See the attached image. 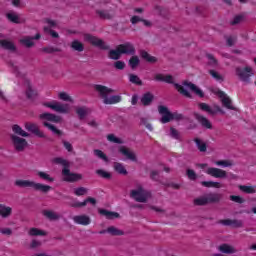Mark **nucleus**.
<instances>
[{"instance_id": "nucleus-1", "label": "nucleus", "mask_w": 256, "mask_h": 256, "mask_svg": "<svg viewBox=\"0 0 256 256\" xmlns=\"http://www.w3.org/2000/svg\"><path fill=\"white\" fill-rule=\"evenodd\" d=\"M94 89L99 93L104 105H115L117 103H121L120 95H112V93H115L114 89L101 84H96Z\"/></svg>"}, {"instance_id": "nucleus-2", "label": "nucleus", "mask_w": 256, "mask_h": 256, "mask_svg": "<svg viewBox=\"0 0 256 256\" xmlns=\"http://www.w3.org/2000/svg\"><path fill=\"white\" fill-rule=\"evenodd\" d=\"M52 163H55L56 165H63L64 168L62 170V175L64 176V181L67 183H77V181H81V179H83V175L71 172L69 169V167H71L69 161L61 157H56L52 159Z\"/></svg>"}, {"instance_id": "nucleus-3", "label": "nucleus", "mask_w": 256, "mask_h": 256, "mask_svg": "<svg viewBox=\"0 0 256 256\" xmlns=\"http://www.w3.org/2000/svg\"><path fill=\"white\" fill-rule=\"evenodd\" d=\"M14 185H16V187H21L22 189H27L30 187L34 191H40L41 193H49V191L52 189V187L49 185L35 183L31 180H16Z\"/></svg>"}, {"instance_id": "nucleus-4", "label": "nucleus", "mask_w": 256, "mask_h": 256, "mask_svg": "<svg viewBox=\"0 0 256 256\" xmlns=\"http://www.w3.org/2000/svg\"><path fill=\"white\" fill-rule=\"evenodd\" d=\"M158 112L160 113V115H163L160 121L164 124L173 121V119H175V121H182V119H184L183 114H179L177 112L171 113V111H169V108L163 105L158 106Z\"/></svg>"}, {"instance_id": "nucleus-5", "label": "nucleus", "mask_w": 256, "mask_h": 256, "mask_svg": "<svg viewBox=\"0 0 256 256\" xmlns=\"http://www.w3.org/2000/svg\"><path fill=\"white\" fill-rule=\"evenodd\" d=\"M130 197L136 201V203H147L153 195L151 191L145 190L142 186H139L136 190L130 191Z\"/></svg>"}, {"instance_id": "nucleus-6", "label": "nucleus", "mask_w": 256, "mask_h": 256, "mask_svg": "<svg viewBox=\"0 0 256 256\" xmlns=\"http://www.w3.org/2000/svg\"><path fill=\"white\" fill-rule=\"evenodd\" d=\"M223 199V195L219 193H210L207 196H202L194 199V205L198 207H204L209 205V203H219Z\"/></svg>"}, {"instance_id": "nucleus-7", "label": "nucleus", "mask_w": 256, "mask_h": 256, "mask_svg": "<svg viewBox=\"0 0 256 256\" xmlns=\"http://www.w3.org/2000/svg\"><path fill=\"white\" fill-rule=\"evenodd\" d=\"M84 41L90 43V45H93V47L101 49L102 51H109V46L105 44V41H103V39H100L97 36L86 33L84 34Z\"/></svg>"}, {"instance_id": "nucleus-8", "label": "nucleus", "mask_w": 256, "mask_h": 256, "mask_svg": "<svg viewBox=\"0 0 256 256\" xmlns=\"http://www.w3.org/2000/svg\"><path fill=\"white\" fill-rule=\"evenodd\" d=\"M235 73L238 76V79H240V81H243L244 83H251L250 78L255 75V73L253 72V68H251L250 66H246L244 68L236 67Z\"/></svg>"}, {"instance_id": "nucleus-9", "label": "nucleus", "mask_w": 256, "mask_h": 256, "mask_svg": "<svg viewBox=\"0 0 256 256\" xmlns=\"http://www.w3.org/2000/svg\"><path fill=\"white\" fill-rule=\"evenodd\" d=\"M164 83H169L170 85H174L175 89L180 93V95H183V97H187L188 99H193V95L187 89L183 87V85L179 83H175L173 81L172 75H166L164 76Z\"/></svg>"}, {"instance_id": "nucleus-10", "label": "nucleus", "mask_w": 256, "mask_h": 256, "mask_svg": "<svg viewBox=\"0 0 256 256\" xmlns=\"http://www.w3.org/2000/svg\"><path fill=\"white\" fill-rule=\"evenodd\" d=\"M198 108L200 111H204L205 113H208V115H211L212 117H215L217 113H221V115H225V111L221 109L219 105H214L213 108L207 103L200 102L198 103Z\"/></svg>"}, {"instance_id": "nucleus-11", "label": "nucleus", "mask_w": 256, "mask_h": 256, "mask_svg": "<svg viewBox=\"0 0 256 256\" xmlns=\"http://www.w3.org/2000/svg\"><path fill=\"white\" fill-rule=\"evenodd\" d=\"M10 139L12 141V145L14 149L18 152H23L27 149L29 143L25 138H21L15 134L10 135Z\"/></svg>"}, {"instance_id": "nucleus-12", "label": "nucleus", "mask_w": 256, "mask_h": 256, "mask_svg": "<svg viewBox=\"0 0 256 256\" xmlns=\"http://www.w3.org/2000/svg\"><path fill=\"white\" fill-rule=\"evenodd\" d=\"M44 107H48L52 109V111H56V113H69V104H61L60 102H46L44 103Z\"/></svg>"}, {"instance_id": "nucleus-13", "label": "nucleus", "mask_w": 256, "mask_h": 256, "mask_svg": "<svg viewBox=\"0 0 256 256\" xmlns=\"http://www.w3.org/2000/svg\"><path fill=\"white\" fill-rule=\"evenodd\" d=\"M95 13L99 17V19H106L108 21H111V19L115 17V8L110 6L108 10L97 9L95 10Z\"/></svg>"}, {"instance_id": "nucleus-14", "label": "nucleus", "mask_w": 256, "mask_h": 256, "mask_svg": "<svg viewBox=\"0 0 256 256\" xmlns=\"http://www.w3.org/2000/svg\"><path fill=\"white\" fill-rule=\"evenodd\" d=\"M217 95L220 99H222V105L226 107V109H230L231 111H238L237 107L232 106L233 101L227 96V94H225V92L219 90Z\"/></svg>"}, {"instance_id": "nucleus-15", "label": "nucleus", "mask_w": 256, "mask_h": 256, "mask_svg": "<svg viewBox=\"0 0 256 256\" xmlns=\"http://www.w3.org/2000/svg\"><path fill=\"white\" fill-rule=\"evenodd\" d=\"M25 129L29 133H32V135H35L36 137H39L40 139H45L47 137L45 133H43L40 129L39 126L35 123H26L25 124Z\"/></svg>"}, {"instance_id": "nucleus-16", "label": "nucleus", "mask_w": 256, "mask_h": 256, "mask_svg": "<svg viewBox=\"0 0 256 256\" xmlns=\"http://www.w3.org/2000/svg\"><path fill=\"white\" fill-rule=\"evenodd\" d=\"M122 55H135V45L131 42H125L117 46Z\"/></svg>"}, {"instance_id": "nucleus-17", "label": "nucleus", "mask_w": 256, "mask_h": 256, "mask_svg": "<svg viewBox=\"0 0 256 256\" xmlns=\"http://www.w3.org/2000/svg\"><path fill=\"white\" fill-rule=\"evenodd\" d=\"M207 175L215 177L216 179H227V171L219 168H208L206 171Z\"/></svg>"}, {"instance_id": "nucleus-18", "label": "nucleus", "mask_w": 256, "mask_h": 256, "mask_svg": "<svg viewBox=\"0 0 256 256\" xmlns=\"http://www.w3.org/2000/svg\"><path fill=\"white\" fill-rule=\"evenodd\" d=\"M193 117L200 123V125H202V127H204V129H213V124H211V121H209L207 117L197 112H193Z\"/></svg>"}, {"instance_id": "nucleus-19", "label": "nucleus", "mask_w": 256, "mask_h": 256, "mask_svg": "<svg viewBox=\"0 0 256 256\" xmlns=\"http://www.w3.org/2000/svg\"><path fill=\"white\" fill-rule=\"evenodd\" d=\"M39 119H41V121H51L52 123H61V121H63L61 116L49 112L40 114Z\"/></svg>"}, {"instance_id": "nucleus-20", "label": "nucleus", "mask_w": 256, "mask_h": 256, "mask_svg": "<svg viewBox=\"0 0 256 256\" xmlns=\"http://www.w3.org/2000/svg\"><path fill=\"white\" fill-rule=\"evenodd\" d=\"M182 85L184 87H187L188 89H190V91H193V93L198 95V97H201V98L205 97V93L203 92V90H201L199 87H197V85L190 82L189 80L183 81Z\"/></svg>"}, {"instance_id": "nucleus-21", "label": "nucleus", "mask_w": 256, "mask_h": 256, "mask_svg": "<svg viewBox=\"0 0 256 256\" xmlns=\"http://www.w3.org/2000/svg\"><path fill=\"white\" fill-rule=\"evenodd\" d=\"M87 203H91V205L96 206L97 199H95L93 197H88L83 202H75V203L70 204V207H73L74 209H81V207H86Z\"/></svg>"}, {"instance_id": "nucleus-22", "label": "nucleus", "mask_w": 256, "mask_h": 256, "mask_svg": "<svg viewBox=\"0 0 256 256\" xmlns=\"http://www.w3.org/2000/svg\"><path fill=\"white\" fill-rule=\"evenodd\" d=\"M98 213L110 221H113V219H119L121 217L118 212L109 211L107 209L99 208Z\"/></svg>"}, {"instance_id": "nucleus-23", "label": "nucleus", "mask_w": 256, "mask_h": 256, "mask_svg": "<svg viewBox=\"0 0 256 256\" xmlns=\"http://www.w3.org/2000/svg\"><path fill=\"white\" fill-rule=\"evenodd\" d=\"M39 39H41V34L37 33L35 36L33 37H26L22 40H20V43H22V45H25V47H27L28 49H31V47L35 46V42L33 41H39Z\"/></svg>"}, {"instance_id": "nucleus-24", "label": "nucleus", "mask_w": 256, "mask_h": 256, "mask_svg": "<svg viewBox=\"0 0 256 256\" xmlns=\"http://www.w3.org/2000/svg\"><path fill=\"white\" fill-rule=\"evenodd\" d=\"M219 223H221V225H225L226 227L229 226H233L234 229H239L241 227H243V222L242 220H231V219H225V220H220Z\"/></svg>"}, {"instance_id": "nucleus-25", "label": "nucleus", "mask_w": 256, "mask_h": 256, "mask_svg": "<svg viewBox=\"0 0 256 256\" xmlns=\"http://www.w3.org/2000/svg\"><path fill=\"white\" fill-rule=\"evenodd\" d=\"M154 100H155V95H153V93L151 92L144 93L140 98V102L144 107H149V105H151V103H153Z\"/></svg>"}, {"instance_id": "nucleus-26", "label": "nucleus", "mask_w": 256, "mask_h": 256, "mask_svg": "<svg viewBox=\"0 0 256 256\" xmlns=\"http://www.w3.org/2000/svg\"><path fill=\"white\" fill-rule=\"evenodd\" d=\"M218 251H220V253H224L225 255H233V253H237V249L227 243L220 245L218 247Z\"/></svg>"}, {"instance_id": "nucleus-27", "label": "nucleus", "mask_w": 256, "mask_h": 256, "mask_svg": "<svg viewBox=\"0 0 256 256\" xmlns=\"http://www.w3.org/2000/svg\"><path fill=\"white\" fill-rule=\"evenodd\" d=\"M13 214V208L6 206L5 204H0V217L2 219H7Z\"/></svg>"}, {"instance_id": "nucleus-28", "label": "nucleus", "mask_w": 256, "mask_h": 256, "mask_svg": "<svg viewBox=\"0 0 256 256\" xmlns=\"http://www.w3.org/2000/svg\"><path fill=\"white\" fill-rule=\"evenodd\" d=\"M74 223L77 225H89L91 223V218L87 215H78L73 217Z\"/></svg>"}, {"instance_id": "nucleus-29", "label": "nucleus", "mask_w": 256, "mask_h": 256, "mask_svg": "<svg viewBox=\"0 0 256 256\" xmlns=\"http://www.w3.org/2000/svg\"><path fill=\"white\" fill-rule=\"evenodd\" d=\"M119 153H121L122 155H124L125 157H127V159H129L130 161H137V156L135 155V153L131 152L127 147L125 146H121L119 148Z\"/></svg>"}, {"instance_id": "nucleus-30", "label": "nucleus", "mask_w": 256, "mask_h": 256, "mask_svg": "<svg viewBox=\"0 0 256 256\" xmlns=\"http://www.w3.org/2000/svg\"><path fill=\"white\" fill-rule=\"evenodd\" d=\"M12 131L15 135H17V137H31V134L23 130V128H21V126H19L18 124H14L12 126Z\"/></svg>"}, {"instance_id": "nucleus-31", "label": "nucleus", "mask_w": 256, "mask_h": 256, "mask_svg": "<svg viewBox=\"0 0 256 256\" xmlns=\"http://www.w3.org/2000/svg\"><path fill=\"white\" fill-rule=\"evenodd\" d=\"M0 47L5 51H17L15 44L8 40H0Z\"/></svg>"}, {"instance_id": "nucleus-32", "label": "nucleus", "mask_w": 256, "mask_h": 256, "mask_svg": "<svg viewBox=\"0 0 256 256\" xmlns=\"http://www.w3.org/2000/svg\"><path fill=\"white\" fill-rule=\"evenodd\" d=\"M107 233L111 235L112 237H121L125 235V231L115 227V226H110L107 228Z\"/></svg>"}, {"instance_id": "nucleus-33", "label": "nucleus", "mask_w": 256, "mask_h": 256, "mask_svg": "<svg viewBox=\"0 0 256 256\" xmlns=\"http://www.w3.org/2000/svg\"><path fill=\"white\" fill-rule=\"evenodd\" d=\"M70 47L73 51H77L78 53H83V51H85V45L79 40H73Z\"/></svg>"}, {"instance_id": "nucleus-34", "label": "nucleus", "mask_w": 256, "mask_h": 256, "mask_svg": "<svg viewBox=\"0 0 256 256\" xmlns=\"http://www.w3.org/2000/svg\"><path fill=\"white\" fill-rule=\"evenodd\" d=\"M140 57L147 63H157V57L151 56L147 51L140 50Z\"/></svg>"}, {"instance_id": "nucleus-35", "label": "nucleus", "mask_w": 256, "mask_h": 256, "mask_svg": "<svg viewBox=\"0 0 256 256\" xmlns=\"http://www.w3.org/2000/svg\"><path fill=\"white\" fill-rule=\"evenodd\" d=\"M6 18L8 19V21H10V23H16V25L21 24V18L15 12L7 13Z\"/></svg>"}, {"instance_id": "nucleus-36", "label": "nucleus", "mask_w": 256, "mask_h": 256, "mask_svg": "<svg viewBox=\"0 0 256 256\" xmlns=\"http://www.w3.org/2000/svg\"><path fill=\"white\" fill-rule=\"evenodd\" d=\"M44 127H47V129H49L50 131H52V133L54 135H57L58 137L63 136V131L57 129V127H55V125L49 123V122H43Z\"/></svg>"}, {"instance_id": "nucleus-37", "label": "nucleus", "mask_w": 256, "mask_h": 256, "mask_svg": "<svg viewBox=\"0 0 256 256\" xmlns=\"http://www.w3.org/2000/svg\"><path fill=\"white\" fill-rule=\"evenodd\" d=\"M122 55L123 54L121 53V50H119L118 47L115 50H110L108 52L109 59H112L114 61H119V59H121Z\"/></svg>"}, {"instance_id": "nucleus-38", "label": "nucleus", "mask_w": 256, "mask_h": 256, "mask_svg": "<svg viewBox=\"0 0 256 256\" xmlns=\"http://www.w3.org/2000/svg\"><path fill=\"white\" fill-rule=\"evenodd\" d=\"M26 97L30 101H33L37 97V91L33 89V86H31V82L28 81V87L26 90Z\"/></svg>"}, {"instance_id": "nucleus-39", "label": "nucleus", "mask_w": 256, "mask_h": 256, "mask_svg": "<svg viewBox=\"0 0 256 256\" xmlns=\"http://www.w3.org/2000/svg\"><path fill=\"white\" fill-rule=\"evenodd\" d=\"M140 63H141V60H139V56H137V55H132V57L128 61L129 67L132 70L137 69V67H139Z\"/></svg>"}, {"instance_id": "nucleus-40", "label": "nucleus", "mask_w": 256, "mask_h": 256, "mask_svg": "<svg viewBox=\"0 0 256 256\" xmlns=\"http://www.w3.org/2000/svg\"><path fill=\"white\" fill-rule=\"evenodd\" d=\"M43 215L44 217H47V219H49L50 221H57L60 219V216L51 210H44Z\"/></svg>"}, {"instance_id": "nucleus-41", "label": "nucleus", "mask_w": 256, "mask_h": 256, "mask_svg": "<svg viewBox=\"0 0 256 256\" xmlns=\"http://www.w3.org/2000/svg\"><path fill=\"white\" fill-rule=\"evenodd\" d=\"M28 235H30V237H38V236L44 237L45 235H47V232L40 230L38 228H30Z\"/></svg>"}, {"instance_id": "nucleus-42", "label": "nucleus", "mask_w": 256, "mask_h": 256, "mask_svg": "<svg viewBox=\"0 0 256 256\" xmlns=\"http://www.w3.org/2000/svg\"><path fill=\"white\" fill-rule=\"evenodd\" d=\"M114 171L116 173H119V175H127L129 172H127V169H125V166L119 162L114 163Z\"/></svg>"}, {"instance_id": "nucleus-43", "label": "nucleus", "mask_w": 256, "mask_h": 256, "mask_svg": "<svg viewBox=\"0 0 256 256\" xmlns=\"http://www.w3.org/2000/svg\"><path fill=\"white\" fill-rule=\"evenodd\" d=\"M76 113L79 117L80 120L85 119V117H87L88 113H89V109L85 106L79 107L76 109Z\"/></svg>"}, {"instance_id": "nucleus-44", "label": "nucleus", "mask_w": 256, "mask_h": 256, "mask_svg": "<svg viewBox=\"0 0 256 256\" xmlns=\"http://www.w3.org/2000/svg\"><path fill=\"white\" fill-rule=\"evenodd\" d=\"M194 142L196 143L200 153H205V151H207V144L205 142H201V139L195 138Z\"/></svg>"}, {"instance_id": "nucleus-45", "label": "nucleus", "mask_w": 256, "mask_h": 256, "mask_svg": "<svg viewBox=\"0 0 256 256\" xmlns=\"http://www.w3.org/2000/svg\"><path fill=\"white\" fill-rule=\"evenodd\" d=\"M201 185L203 187L211 188L214 187L215 189H221V183L213 182V181H202Z\"/></svg>"}, {"instance_id": "nucleus-46", "label": "nucleus", "mask_w": 256, "mask_h": 256, "mask_svg": "<svg viewBox=\"0 0 256 256\" xmlns=\"http://www.w3.org/2000/svg\"><path fill=\"white\" fill-rule=\"evenodd\" d=\"M96 175H98V177H101L102 179H111L113 177L111 172L105 171L103 169L96 170Z\"/></svg>"}, {"instance_id": "nucleus-47", "label": "nucleus", "mask_w": 256, "mask_h": 256, "mask_svg": "<svg viewBox=\"0 0 256 256\" xmlns=\"http://www.w3.org/2000/svg\"><path fill=\"white\" fill-rule=\"evenodd\" d=\"M37 176L40 177V179H43V181H48L49 183H53V181H55V178L45 172L40 171L37 173Z\"/></svg>"}, {"instance_id": "nucleus-48", "label": "nucleus", "mask_w": 256, "mask_h": 256, "mask_svg": "<svg viewBox=\"0 0 256 256\" xmlns=\"http://www.w3.org/2000/svg\"><path fill=\"white\" fill-rule=\"evenodd\" d=\"M129 81L130 83H133L134 85H143V81H141V78L135 74H130L129 75Z\"/></svg>"}, {"instance_id": "nucleus-49", "label": "nucleus", "mask_w": 256, "mask_h": 256, "mask_svg": "<svg viewBox=\"0 0 256 256\" xmlns=\"http://www.w3.org/2000/svg\"><path fill=\"white\" fill-rule=\"evenodd\" d=\"M239 189H240V191H242L243 193H247V194L256 193L255 187H253V186L240 185V186H239Z\"/></svg>"}, {"instance_id": "nucleus-50", "label": "nucleus", "mask_w": 256, "mask_h": 256, "mask_svg": "<svg viewBox=\"0 0 256 256\" xmlns=\"http://www.w3.org/2000/svg\"><path fill=\"white\" fill-rule=\"evenodd\" d=\"M94 155H96V157H99V159H102V161H105V163H109V157H107V154H104L101 150L95 149Z\"/></svg>"}, {"instance_id": "nucleus-51", "label": "nucleus", "mask_w": 256, "mask_h": 256, "mask_svg": "<svg viewBox=\"0 0 256 256\" xmlns=\"http://www.w3.org/2000/svg\"><path fill=\"white\" fill-rule=\"evenodd\" d=\"M108 141H110L111 143H117L118 145H121V143H123V140H121V138H117L115 136V134H109L107 136Z\"/></svg>"}, {"instance_id": "nucleus-52", "label": "nucleus", "mask_w": 256, "mask_h": 256, "mask_svg": "<svg viewBox=\"0 0 256 256\" xmlns=\"http://www.w3.org/2000/svg\"><path fill=\"white\" fill-rule=\"evenodd\" d=\"M74 194L77 195V197H81L83 195H87V188L85 187H78L74 190Z\"/></svg>"}, {"instance_id": "nucleus-53", "label": "nucleus", "mask_w": 256, "mask_h": 256, "mask_svg": "<svg viewBox=\"0 0 256 256\" xmlns=\"http://www.w3.org/2000/svg\"><path fill=\"white\" fill-rule=\"evenodd\" d=\"M186 175L190 181H197V173H195V170L188 169Z\"/></svg>"}, {"instance_id": "nucleus-54", "label": "nucleus", "mask_w": 256, "mask_h": 256, "mask_svg": "<svg viewBox=\"0 0 256 256\" xmlns=\"http://www.w3.org/2000/svg\"><path fill=\"white\" fill-rule=\"evenodd\" d=\"M216 165L222 166V167H233V162L230 160H219V161H216Z\"/></svg>"}, {"instance_id": "nucleus-55", "label": "nucleus", "mask_w": 256, "mask_h": 256, "mask_svg": "<svg viewBox=\"0 0 256 256\" xmlns=\"http://www.w3.org/2000/svg\"><path fill=\"white\" fill-rule=\"evenodd\" d=\"M170 135L173 139H177L178 141L181 140V135L179 134V131L174 127L170 128Z\"/></svg>"}, {"instance_id": "nucleus-56", "label": "nucleus", "mask_w": 256, "mask_h": 256, "mask_svg": "<svg viewBox=\"0 0 256 256\" xmlns=\"http://www.w3.org/2000/svg\"><path fill=\"white\" fill-rule=\"evenodd\" d=\"M230 201H233L234 203H239L240 205L245 203V199L241 196L231 195Z\"/></svg>"}, {"instance_id": "nucleus-57", "label": "nucleus", "mask_w": 256, "mask_h": 256, "mask_svg": "<svg viewBox=\"0 0 256 256\" xmlns=\"http://www.w3.org/2000/svg\"><path fill=\"white\" fill-rule=\"evenodd\" d=\"M44 53H61V49L55 48V47H44L43 48Z\"/></svg>"}, {"instance_id": "nucleus-58", "label": "nucleus", "mask_w": 256, "mask_h": 256, "mask_svg": "<svg viewBox=\"0 0 256 256\" xmlns=\"http://www.w3.org/2000/svg\"><path fill=\"white\" fill-rule=\"evenodd\" d=\"M209 73L214 79H216V81H223V76H221L219 72L215 70H209Z\"/></svg>"}, {"instance_id": "nucleus-59", "label": "nucleus", "mask_w": 256, "mask_h": 256, "mask_svg": "<svg viewBox=\"0 0 256 256\" xmlns=\"http://www.w3.org/2000/svg\"><path fill=\"white\" fill-rule=\"evenodd\" d=\"M114 67L118 69V71H123V69H125V62L118 60L114 62Z\"/></svg>"}, {"instance_id": "nucleus-60", "label": "nucleus", "mask_w": 256, "mask_h": 256, "mask_svg": "<svg viewBox=\"0 0 256 256\" xmlns=\"http://www.w3.org/2000/svg\"><path fill=\"white\" fill-rule=\"evenodd\" d=\"M62 143L68 153H73V145L70 142H68L67 140H63Z\"/></svg>"}, {"instance_id": "nucleus-61", "label": "nucleus", "mask_w": 256, "mask_h": 256, "mask_svg": "<svg viewBox=\"0 0 256 256\" xmlns=\"http://www.w3.org/2000/svg\"><path fill=\"white\" fill-rule=\"evenodd\" d=\"M41 245V241L33 239L30 243V249H38V247H41Z\"/></svg>"}, {"instance_id": "nucleus-62", "label": "nucleus", "mask_w": 256, "mask_h": 256, "mask_svg": "<svg viewBox=\"0 0 256 256\" xmlns=\"http://www.w3.org/2000/svg\"><path fill=\"white\" fill-rule=\"evenodd\" d=\"M243 21V15H237L234 17L233 21L230 22V25H239Z\"/></svg>"}, {"instance_id": "nucleus-63", "label": "nucleus", "mask_w": 256, "mask_h": 256, "mask_svg": "<svg viewBox=\"0 0 256 256\" xmlns=\"http://www.w3.org/2000/svg\"><path fill=\"white\" fill-rule=\"evenodd\" d=\"M59 99H61L62 101H73L69 95L65 92H60L58 95Z\"/></svg>"}, {"instance_id": "nucleus-64", "label": "nucleus", "mask_w": 256, "mask_h": 256, "mask_svg": "<svg viewBox=\"0 0 256 256\" xmlns=\"http://www.w3.org/2000/svg\"><path fill=\"white\" fill-rule=\"evenodd\" d=\"M207 59L210 61V65H217V59H215V56L213 54H206Z\"/></svg>"}]
</instances>
